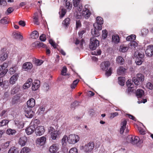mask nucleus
<instances>
[{
  "mask_svg": "<svg viewBox=\"0 0 153 153\" xmlns=\"http://www.w3.org/2000/svg\"><path fill=\"white\" fill-rule=\"evenodd\" d=\"M97 23H94L93 26L94 29L91 30V33L92 35L95 37H98L100 35L99 30H101V25L103 24V19L100 16L96 18Z\"/></svg>",
  "mask_w": 153,
  "mask_h": 153,
  "instance_id": "f257e3e1",
  "label": "nucleus"
},
{
  "mask_svg": "<svg viewBox=\"0 0 153 153\" xmlns=\"http://www.w3.org/2000/svg\"><path fill=\"white\" fill-rule=\"evenodd\" d=\"M110 66V63L108 61H105L102 62L100 65L101 69L103 71H105V75L107 76H110L111 74L112 69L111 68H109Z\"/></svg>",
  "mask_w": 153,
  "mask_h": 153,
  "instance_id": "f03ea898",
  "label": "nucleus"
},
{
  "mask_svg": "<svg viewBox=\"0 0 153 153\" xmlns=\"http://www.w3.org/2000/svg\"><path fill=\"white\" fill-rule=\"evenodd\" d=\"M134 56L135 59V63L136 64L138 65H141L144 56L143 53L138 51H136L134 53Z\"/></svg>",
  "mask_w": 153,
  "mask_h": 153,
  "instance_id": "7ed1b4c3",
  "label": "nucleus"
},
{
  "mask_svg": "<svg viewBox=\"0 0 153 153\" xmlns=\"http://www.w3.org/2000/svg\"><path fill=\"white\" fill-rule=\"evenodd\" d=\"M126 141L127 143H130L133 145H135L139 142L140 143H143V141L140 140L138 137L131 135H129L126 138Z\"/></svg>",
  "mask_w": 153,
  "mask_h": 153,
  "instance_id": "20e7f679",
  "label": "nucleus"
},
{
  "mask_svg": "<svg viewBox=\"0 0 153 153\" xmlns=\"http://www.w3.org/2000/svg\"><path fill=\"white\" fill-rule=\"evenodd\" d=\"M144 79V75L141 74H137L136 76L133 78L132 81L134 84L138 85L140 84V82H143Z\"/></svg>",
  "mask_w": 153,
  "mask_h": 153,
  "instance_id": "39448f33",
  "label": "nucleus"
},
{
  "mask_svg": "<svg viewBox=\"0 0 153 153\" xmlns=\"http://www.w3.org/2000/svg\"><path fill=\"white\" fill-rule=\"evenodd\" d=\"M99 45V42L98 40L95 38H91L89 45V48L92 50H95Z\"/></svg>",
  "mask_w": 153,
  "mask_h": 153,
  "instance_id": "423d86ee",
  "label": "nucleus"
},
{
  "mask_svg": "<svg viewBox=\"0 0 153 153\" xmlns=\"http://www.w3.org/2000/svg\"><path fill=\"white\" fill-rule=\"evenodd\" d=\"M79 140V137L77 135L70 134L67 138V141L70 144H74Z\"/></svg>",
  "mask_w": 153,
  "mask_h": 153,
  "instance_id": "0eeeda50",
  "label": "nucleus"
},
{
  "mask_svg": "<svg viewBox=\"0 0 153 153\" xmlns=\"http://www.w3.org/2000/svg\"><path fill=\"white\" fill-rule=\"evenodd\" d=\"M0 54V60L4 61L8 57V51L6 48H3L1 51Z\"/></svg>",
  "mask_w": 153,
  "mask_h": 153,
  "instance_id": "6e6552de",
  "label": "nucleus"
},
{
  "mask_svg": "<svg viewBox=\"0 0 153 153\" xmlns=\"http://www.w3.org/2000/svg\"><path fill=\"white\" fill-rule=\"evenodd\" d=\"M24 110L25 112V116L28 118H31L34 115V112L31 110V108L28 107H24Z\"/></svg>",
  "mask_w": 153,
  "mask_h": 153,
  "instance_id": "1a4fd4ad",
  "label": "nucleus"
},
{
  "mask_svg": "<svg viewBox=\"0 0 153 153\" xmlns=\"http://www.w3.org/2000/svg\"><path fill=\"white\" fill-rule=\"evenodd\" d=\"M80 0H73V4L74 6L76 7V9L79 12L81 11L82 6V4L80 3Z\"/></svg>",
  "mask_w": 153,
  "mask_h": 153,
  "instance_id": "9d476101",
  "label": "nucleus"
},
{
  "mask_svg": "<svg viewBox=\"0 0 153 153\" xmlns=\"http://www.w3.org/2000/svg\"><path fill=\"white\" fill-rule=\"evenodd\" d=\"M146 55L149 57L153 56V45H150L147 47L145 51Z\"/></svg>",
  "mask_w": 153,
  "mask_h": 153,
  "instance_id": "9b49d317",
  "label": "nucleus"
},
{
  "mask_svg": "<svg viewBox=\"0 0 153 153\" xmlns=\"http://www.w3.org/2000/svg\"><path fill=\"white\" fill-rule=\"evenodd\" d=\"M127 123V121L125 119H123L121 120L120 129V133L121 134H123V133L124 131L126 128Z\"/></svg>",
  "mask_w": 153,
  "mask_h": 153,
  "instance_id": "f8f14e48",
  "label": "nucleus"
},
{
  "mask_svg": "<svg viewBox=\"0 0 153 153\" xmlns=\"http://www.w3.org/2000/svg\"><path fill=\"white\" fill-rule=\"evenodd\" d=\"M35 129V133L37 135L41 136L44 134L45 129L43 126H40L37 127Z\"/></svg>",
  "mask_w": 153,
  "mask_h": 153,
  "instance_id": "ddd939ff",
  "label": "nucleus"
},
{
  "mask_svg": "<svg viewBox=\"0 0 153 153\" xmlns=\"http://www.w3.org/2000/svg\"><path fill=\"white\" fill-rule=\"evenodd\" d=\"M94 144L93 143H89L85 146L83 149L85 151H91L94 148Z\"/></svg>",
  "mask_w": 153,
  "mask_h": 153,
  "instance_id": "4468645a",
  "label": "nucleus"
},
{
  "mask_svg": "<svg viewBox=\"0 0 153 153\" xmlns=\"http://www.w3.org/2000/svg\"><path fill=\"white\" fill-rule=\"evenodd\" d=\"M59 149V145L57 144H55L52 145L50 147L49 151L51 153H54L56 152Z\"/></svg>",
  "mask_w": 153,
  "mask_h": 153,
  "instance_id": "2eb2a0df",
  "label": "nucleus"
},
{
  "mask_svg": "<svg viewBox=\"0 0 153 153\" xmlns=\"http://www.w3.org/2000/svg\"><path fill=\"white\" fill-rule=\"evenodd\" d=\"M19 77L18 74H15L13 75L10 78L9 80L10 83L12 85H14L16 83Z\"/></svg>",
  "mask_w": 153,
  "mask_h": 153,
  "instance_id": "dca6fc26",
  "label": "nucleus"
},
{
  "mask_svg": "<svg viewBox=\"0 0 153 153\" xmlns=\"http://www.w3.org/2000/svg\"><path fill=\"white\" fill-rule=\"evenodd\" d=\"M40 82L38 80H35L33 83L32 89L33 91H36L39 87Z\"/></svg>",
  "mask_w": 153,
  "mask_h": 153,
  "instance_id": "f3484780",
  "label": "nucleus"
},
{
  "mask_svg": "<svg viewBox=\"0 0 153 153\" xmlns=\"http://www.w3.org/2000/svg\"><path fill=\"white\" fill-rule=\"evenodd\" d=\"M35 129V128L34 126L31 125L25 129V131L27 134L29 135L32 134L34 132Z\"/></svg>",
  "mask_w": 153,
  "mask_h": 153,
  "instance_id": "a211bd4d",
  "label": "nucleus"
},
{
  "mask_svg": "<svg viewBox=\"0 0 153 153\" xmlns=\"http://www.w3.org/2000/svg\"><path fill=\"white\" fill-rule=\"evenodd\" d=\"M35 104V102L34 99L33 98L30 99L27 102V106H25V107H28L31 108L33 107Z\"/></svg>",
  "mask_w": 153,
  "mask_h": 153,
  "instance_id": "6ab92c4d",
  "label": "nucleus"
},
{
  "mask_svg": "<svg viewBox=\"0 0 153 153\" xmlns=\"http://www.w3.org/2000/svg\"><path fill=\"white\" fill-rule=\"evenodd\" d=\"M60 134V132L59 131L56 130L50 134L51 138L53 140H55L59 137Z\"/></svg>",
  "mask_w": 153,
  "mask_h": 153,
  "instance_id": "aec40b11",
  "label": "nucleus"
},
{
  "mask_svg": "<svg viewBox=\"0 0 153 153\" xmlns=\"http://www.w3.org/2000/svg\"><path fill=\"white\" fill-rule=\"evenodd\" d=\"M46 140V137L43 136L37 139L36 143L38 144H39L40 146H42L45 143Z\"/></svg>",
  "mask_w": 153,
  "mask_h": 153,
  "instance_id": "412c9836",
  "label": "nucleus"
},
{
  "mask_svg": "<svg viewBox=\"0 0 153 153\" xmlns=\"http://www.w3.org/2000/svg\"><path fill=\"white\" fill-rule=\"evenodd\" d=\"M33 65L30 62H26L23 65L22 68L24 69L28 70L32 68Z\"/></svg>",
  "mask_w": 153,
  "mask_h": 153,
  "instance_id": "4be33fe9",
  "label": "nucleus"
},
{
  "mask_svg": "<svg viewBox=\"0 0 153 153\" xmlns=\"http://www.w3.org/2000/svg\"><path fill=\"white\" fill-rule=\"evenodd\" d=\"M20 88V86L18 85L14 86L11 89V94H14L17 93L19 92Z\"/></svg>",
  "mask_w": 153,
  "mask_h": 153,
  "instance_id": "5701e85b",
  "label": "nucleus"
},
{
  "mask_svg": "<svg viewBox=\"0 0 153 153\" xmlns=\"http://www.w3.org/2000/svg\"><path fill=\"white\" fill-rule=\"evenodd\" d=\"M27 141V139L25 137H21L19 140V143L22 146H25Z\"/></svg>",
  "mask_w": 153,
  "mask_h": 153,
  "instance_id": "b1692460",
  "label": "nucleus"
},
{
  "mask_svg": "<svg viewBox=\"0 0 153 153\" xmlns=\"http://www.w3.org/2000/svg\"><path fill=\"white\" fill-rule=\"evenodd\" d=\"M32 80L31 79H29L26 82L23 86L24 89H25L29 88L31 84H32Z\"/></svg>",
  "mask_w": 153,
  "mask_h": 153,
  "instance_id": "393cba45",
  "label": "nucleus"
},
{
  "mask_svg": "<svg viewBox=\"0 0 153 153\" xmlns=\"http://www.w3.org/2000/svg\"><path fill=\"white\" fill-rule=\"evenodd\" d=\"M136 96L138 98H141L144 94L143 90L141 89H138L136 92Z\"/></svg>",
  "mask_w": 153,
  "mask_h": 153,
  "instance_id": "a878e982",
  "label": "nucleus"
},
{
  "mask_svg": "<svg viewBox=\"0 0 153 153\" xmlns=\"http://www.w3.org/2000/svg\"><path fill=\"white\" fill-rule=\"evenodd\" d=\"M91 14L89 9L83 10L82 13V15L85 18H88Z\"/></svg>",
  "mask_w": 153,
  "mask_h": 153,
  "instance_id": "bb28decb",
  "label": "nucleus"
},
{
  "mask_svg": "<svg viewBox=\"0 0 153 153\" xmlns=\"http://www.w3.org/2000/svg\"><path fill=\"white\" fill-rule=\"evenodd\" d=\"M126 70V69L123 67L120 66L117 70V74L119 75H123L124 74Z\"/></svg>",
  "mask_w": 153,
  "mask_h": 153,
  "instance_id": "cd10ccee",
  "label": "nucleus"
},
{
  "mask_svg": "<svg viewBox=\"0 0 153 153\" xmlns=\"http://www.w3.org/2000/svg\"><path fill=\"white\" fill-rule=\"evenodd\" d=\"M21 95L20 94L16 95L13 98L12 100V104H14L16 103L18 101Z\"/></svg>",
  "mask_w": 153,
  "mask_h": 153,
  "instance_id": "c85d7f7f",
  "label": "nucleus"
},
{
  "mask_svg": "<svg viewBox=\"0 0 153 153\" xmlns=\"http://www.w3.org/2000/svg\"><path fill=\"white\" fill-rule=\"evenodd\" d=\"M15 125L19 128H23L24 126V123L23 121L19 120L15 121Z\"/></svg>",
  "mask_w": 153,
  "mask_h": 153,
  "instance_id": "c756f323",
  "label": "nucleus"
},
{
  "mask_svg": "<svg viewBox=\"0 0 153 153\" xmlns=\"http://www.w3.org/2000/svg\"><path fill=\"white\" fill-rule=\"evenodd\" d=\"M120 42V38L119 36L118 35H113L112 36V42L115 43L117 44Z\"/></svg>",
  "mask_w": 153,
  "mask_h": 153,
  "instance_id": "7c9ffc66",
  "label": "nucleus"
},
{
  "mask_svg": "<svg viewBox=\"0 0 153 153\" xmlns=\"http://www.w3.org/2000/svg\"><path fill=\"white\" fill-rule=\"evenodd\" d=\"M8 153H19L18 149L15 146L12 147L9 150Z\"/></svg>",
  "mask_w": 153,
  "mask_h": 153,
  "instance_id": "2f4dec72",
  "label": "nucleus"
},
{
  "mask_svg": "<svg viewBox=\"0 0 153 153\" xmlns=\"http://www.w3.org/2000/svg\"><path fill=\"white\" fill-rule=\"evenodd\" d=\"M137 46V43L135 41H133L129 44L128 47L132 49H133Z\"/></svg>",
  "mask_w": 153,
  "mask_h": 153,
  "instance_id": "473e14b6",
  "label": "nucleus"
},
{
  "mask_svg": "<svg viewBox=\"0 0 153 153\" xmlns=\"http://www.w3.org/2000/svg\"><path fill=\"white\" fill-rule=\"evenodd\" d=\"M118 78L119 84L122 86L124 85L125 82V78L123 77L120 76Z\"/></svg>",
  "mask_w": 153,
  "mask_h": 153,
  "instance_id": "72a5a7b5",
  "label": "nucleus"
},
{
  "mask_svg": "<svg viewBox=\"0 0 153 153\" xmlns=\"http://www.w3.org/2000/svg\"><path fill=\"white\" fill-rule=\"evenodd\" d=\"M17 70V68L16 66L11 67L9 69V72L11 74H14Z\"/></svg>",
  "mask_w": 153,
  "mask_h": 153,
  "instance_id": "f704fd0d",
  "label": "nucleus"
},
{
  "mask_svg": "<svg viewBox=\"0 0 153 153\" xmlns=\"http://www.w3.org/2000/svg\"><path fill=\"white\" fill-rule=\"evenodd\" d=\"M70 21V19L69 18H67L63 21L62 24L65 27H67L69 25Z\"/></svg>",
  "mask_w": 153,
  "mask_h": 153,
  "instance_id": "c9c22d12",
  "label": "nucleus"
},
{
  "mask_svg": "<svg viewBox=\"0 0 153 153\" xmlns=\"http://www.w3.org/2000/svg\"><path fill=\"white\" fill-rule=\"evenodd\" d=\"M84 43V40L83 39H81L80 41L78 40V39H76L75 44L76 45H77L78 44H79L80 45V48H83V45Z\"/></svg>",
  "mask_w": 153,
  "mask_h": 153,
  "instance_id": "e433bc0d",
  "label": "nucleus"
},
{
  "mask_svg": "<svg viewBox=\"0 0 153 153\" xmlns=\"http://www.w3.org/2000/svg\"><path fill=\"white\" fill-rule=\"evenodd\" d=\"M68 138L67 136H64L62 140V145L63 147L65 148L66 145V140Z\"/></svg>",
  "mask_w": 153,
  "mask_h": 153,
  "instance_id": "4c0bfd02",
  "label": "nucleus"
},
{
  "mask_svg": "<svg viewBox=\"0 0 153 153\" xmlns=\"http://www.w3.org/2000/svg\"><path fill=\"white\" fill-rule=\"evenodd\" d=\"M16 133V131L14 129H12L10 128L8 129L6 131V133L9 135H14Z\"/></svg>",
  "mask_w": 153,
  "mask_h": 153,
  "instance_id": "58836bf2",
  "label": "nucleus"
},
{
  "mask_svg": "<svg viewBox=\"0 0 153 153\" xmlns=\"http://www.w3.org/2000/svg\"><path fill=\"white\" fill-rule=\"evenodd\" d=\"M65 4L66 7L68 10H70L71 9L72 4L69 1L67 0L65 2Z\"/></svg>",
  "mask_w": 153,
  "mask_h": 153,
  "instance_id": "ea45409f",
  "label": "nucleus"
},
{
  "mask_svg": "<svg viewBox=\"0 0 153 153\" xmlns=\"http://www.w3.org/2000/svg\"><path fill=\"white\" fill-rule=\"evenodd\" d=\"M128 48L125 45H122L120 47V51L123 52H126L128 49Z\"/></svg>",
  "mask_w": 153,
  "mask_h": 153,
  "instance_id": "a19ab883",
  "label": "nucleus"
},
{
  "mask_svg": "<svg viewBox=\"0 0 153 153\" xmlns=\"http://www.w3.org/2000/svg\"><path fill=\"white\" fill-rule=\"evenodd\" d=\"M116 61L117 63L123 64L124 62V60L123 58L120 56H119L117 58Z\"/></svg>",
  "mask_w": 153,
  "mask_h": 153,
  "instance_id": "79ce46f5",
  "label": "nucleus"
},
{
  "mask_svg": "<svg viewBox=\"0 0 153 153\" xmlns=\"http://www.w3.org/2000/svg\"><path fill=\"white\" fill-rule=\"evenodd\" d=\"M8 64L6 63H4L2 65H0V71H3L5 70H7V69H6V68Z\"/></svg>",
  "mask_w": 153,
  "mask_h": 153,
  "instance_id": "37998d69",
  "label": "nucleus"
},
{
  "mask_svg": "<svg viewBox=\"0 0 153 153\" xmlns=\"http://www.w3.org/2000/svg\"><path fill=\"white\" fill-rule=\"evenodd\" d=\"M9 20L6 18H4L0 20V23L3 24H6L8 23Z\"/></svg>",
  "mask_w": 153,
  "mask_h": 153,
  "instance_id": "c03bdc74",
  "label": "nucleus"
},
{
  "mask_svg": "<svg viewBox=\"0 0 153 153\" xmlns=\"http://www.w3.org/2000/svg\"><path fill=\"white\" fill-rule=\"evenodd\" d=\"M9 122L7 120H3L0 122V127L5 126L7 125Z\"/></svg>",
  "mask_w": 153,
  "mask_h": 153,
  "instance_id": "a18cd8bd",
  "label": "nucleus"
},
{
  "mask_svg": "<svg viewBox=\"0 0 153 153\" xmlns=\"http://www.w3.org/2000/svg\"><path fill=\"white\" fill-rule=\"evenodd\" d=\"M31 35L33 38L35 39L38 37L39 36V33L37 31L35 30L33 31L32 32Z\"/></svg>",
  "mask_w": 153,
  "mask_h": 153,
  "instance_id": "49530a36",
  "label": "nucleus"
},
{
  "mask_svg": "<svg viewBox=\"0 0 153 153\" xmlns=\"http://www.w3.org/2000/svg\"><path fill=\"white\" fill-rule=\"evenodd\" d=\"M30 149L27 147H25L22 149L20 152V153H27L29 152Z\"/></svg>",
  "mask_w": 153,
  "mask_h": 153,
  "instance_id": "de8ad7c7",
  "label": "nucleus"
},
{
  "mask_svg": "<svg viewBox=\"0 0 153 153\" xmlns=\"http://www.w3.org/2000/svg\"><path fill=\"white\" fill-rule=\"evenodd\" d=\"M141 32L142 35L145 36L148 33L149 31L147 29L143 28Z\"/></svg>",
  "mask_w": 153,
  "mask_h": 153,
  "instance_id": "09e8293b",
  "label": "nucleus"
},
{
  "mask_svg": "<svg viewBox=\"0 0 153 153\" xmlns=\"http://www.w3.org/2000/svg\"><path fill=\"white\" fill-rule=\"evenodd\" d=\"M43 63V61L42 60L37 59L35 60V63L37 66L41 65Z\"/></svg>",
  "mask_w": 153,
  "mask_h": 153,
  "instance_id": "8fccbe9b",
  "label": "nucleus"
},
{
  "mask_svg": "<svg viewBox=\"0 0 153 153\" xmlns=\"http://www.w3.org/2000/svg\"><path fill=\"white\" fill-rule=\"evenodd\" d=\"M66 13V10L65 9H62V11L61 12H59V13L60 14V17L61 18H62L64 15H65Z\"/></svg>",
  "mask_w": 153,
  "mask_h": 153,
  "instance_id": "3c124183",
  "label": "nucleus"
},
{
  "mask_svg": "<svg viewBox=\"0 0 153 153\" xmlns=\"http://www.w3.org/2000/svg\"><path fill=\"white\" fill-rule=\"evenodd\" d=\"M82 25L80 21L79 20H76V29L81 27Z\"/></svg>",
  "mask_w": 153,
  "mask_h": 153,
  "instance_id": "603ef678",
  "label": "nucleus"
},
{
  "mask_svg": "<svg viewBox=\"0 0 153 153\" xmlns=\"http://www.w3.org/2000/svg\"><path fill=\"white\" fill-rule=\"evenodd\" d=\"M136 89V87L131 86L130 87H128V91L129 92H133L134 90Z\"/></svg>",
  "mask_w": 153,
  "mask_h": 153,
  "instance_id": "864d4df0",
  "label": "nucleus"
},
{
  "mask_svg": "<svg viewBox=\"0 0 153 153\" xmlns=\"http://www.w3.org/2000/svg\"><path fill=\"white\" fill-rule=\"evenodd\" d=\"M69 153H78V150L76 148L73 147L70 150Z\"/></svg>",
  "mask_w": 153,
  "mask_h": 153,
  "instance_id": "5fc2aeb1",
  "label": "nucleus"
},
{
  "mask_svg": "<svg viewBox=\"0 0 153 153\" xmlns=\"http://www.w3.org/2000/svg\"><path fill=\"white\" fill-rule=\"evenodd\" d=\"M146 87L152 90L153 89V84L150 82H148L146 84Z\"/></svg>",
  "mask_w": 153,
  "mask_h": 153,
  "instance_id": "6e6d98bb",
  "label": "nucleus"
},
{
  "mask_svg": "<svg viewBox=\"0 0 153 153\" xmlns=\"http://www.w3.org/2000/svg\"><path fill=\"white\" fill-rule=\"evenodd\" d=\"M43 88L45 91H47L49 89V86L47 83H45L43 85Z\"/></svg>",
  "mask_w": 153,
  "mask_h": 153,
  "instance_id": "4d7b16f0",
  "label": "nucleus"
},
{
  "mask_svg": "<svg viewBox=\"0 0 153 153\" xmlns=\"http://www.w3.org/2000/svg\"><path fill=\"white\" fill-rule=\"evenodd\" d=\"M118 114L117 112H114V113H110V118L112 119L113 118L115 117L118 116Z\"/></svg>",
  "mask_w": 153,
  "mask_h": 153,
  "instance_id": "13d9d810",
  "label": "nucleus"
},
{
  "mask_svg": "<svg viewBox=\"0 0 153 153\" xmlns=\"http://www.w3.org/2000/svg\"><path fill=\"white\" fill-rule=\"evenodd\" d=\"M36 45L37 46H39V47L45 48L46 47V45L44 44L42 42H40L39 43H38V42H36Z\"/></svg>",
  "mask_w": 153,
  "mask_h": 153,
  "instance_id": "bf43d9fd",
  "label": "nucleus"
},
{
  "mask_svg": "<svg viewBox=\"0 0 153 153\" xmlns=\"http://www.w3.org/2000/svg\"><path fill=\"white\" fill-rule=\"evenodd\" d=\"M13 11V9L12 7H9L7 10L5 12V14L6 15H9Z\"/></svg>",
  "mask_w": 153,
  "mask_h": 153,
  "instance_id": "052dcab7",
  "label": "nucleus"
},
{
  "mask_svg": "<svg viewBox=\"0 0 153 153\" xmlns=\"http://www.w3.org/2000/svg\"><path fill=\"white\" fill-rule=\"evenodd\" d=\"M102 37L104 39L106 38L107 36L108 32L106 30H103L102 31Z\"/></svg>",
  "mask_w": 153,
  "mask_h": 153,
  "instance_id": "680f3d73",
  "label": "nucleus"
},
{
  "mask_svg": "<svg viewBox=\"0 0 153 153\" xmlns=\"http://www.w3.org/2000/svg\"><path fill=\"white\" fill-rule=\"evenodd\" d=\"M79 102L77 101H75L71 104V106L72 108H74L79 105Z\"/></svg>",
  "mask_w": 153,
  "mask_h": 153,
  "instance_id": "e2e57ef3",
  "label": "nucleus"
},
{
  "mask_svg": "<svg viewBox=\"0 0 153 153\" xmlns=\"http://www.w3.org/2000/svg\"><path fill=\"white\" fill-rule=\"evenodd\" d=\"M49 42L51 45L54 48H56V44L55 42L52 40L50 39L49 40Z\"/></svg>",
  "mask_w": 153,
  "mask_h": 153,
  "instance_id": "0e129e2a",
  "label": "nucleus"
},
{
  "mask_svg": "<svg viewBox=\"0 0 153 153\" xmlns=\"http://www.w3.org/2000/svg\"><path fill=\"white\" fill-rule=\"evenodd\" d=\"M39 39L42 41H45L46 40L45 35L44 34H42L39 37Z\"/></svg>",
  "mask_w": 153,
  "mask_h": 153,
  "instance_id": "69168bd1",
  "label": "nucleus"
},
{
  "mask_svg": "<svg viewBox=\"0 0 153 153\" xmlns=\"http://www.w3.org/2000/svg\"><path fill=\"white\" fill-rule=\"evenodd\" d=\"M138 130L139 131L141 135H144L146 134V132L144 131V129L141 127L138 128Z\"/></svg>",
  "mask_w": 153,
  "mask_h": 153,
  "instance_id": "338daca9",
  "label": "nucleus"
},
{
  "mask_svg": "<svg viewBox=\"0 0 153 153\" xmlns=\"http://www.w3.org/2000/svg\"><path fill=\"white\" fill-rule=\"evenodd\" d=\"M55 131V129L53 127L51 126L49 127L48 129V132L50 134H51L52 132H53Z\"/></svg>",
  "mask_w": 153,
  "mask_h": 153,
  "instance_id": "774afa93",
  "label": "nucleus"
}]
</instances>
